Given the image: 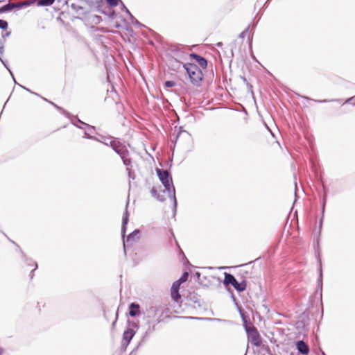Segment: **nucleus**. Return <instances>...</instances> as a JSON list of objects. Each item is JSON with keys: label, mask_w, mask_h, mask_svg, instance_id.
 Here are the masks:
<instances>
[{"label": "nucleus", "mask_w": 355, "mask_h": 355, "mask_svg": "<svg viewBox=\"0 0 355 355\" xmlns=\"http://www.w3.org/2000/svg\"><path fill=\"white\" fill-rule=\"evenodd\" d=\"M157 176L165 188V190L168 193V197L173 200L175 209L177 206V200L175 198V187L173 184L172 178L166 170H162L156 168Z\"/></svg>", "instance_id": "1"}, {"label": "nucleus", "mask_w": 355, "mask_h": 355, "mask_svg": "<svg viewBox=\"0 0 355 355\" xmlns=\"http://www.w3.org/2000/svg\"><path fill=\"white\" fill-rule=\"evenodd\" d=\"M104 143L106 145H110L120 155L125 166H128L130 164V159L128 157V151L126 147L121 144L119 141L111 137L107 139Z\"/></svg>", "instance_id": "2"}, {"label": "nucleus", "mask_w": 355, "mask_h": 355, "mask_svg": "<svg viewBox=\"0 0 355 355\" xmlns=\"http://www.w3.org/2000/svg\"><path fill=\"white\" fill-rule=\"evenodd\" d=\"M191 81L198 85L202 78V73L201 69L195 64H186L184 65Z\"/></svg>", "instance_id": "3"}, {"label": "nucleus", "mask_w": 355, "mask_h": 355, "mask_svg": "<svg viewBox=\"0 0 355 355\" xmlns=\"http://www.w3.org/2000/svg\"><path fill=\"white\" fill-rule=\"evenodd\" d=\"M224 284H232L238 291H243L246 288V282L245 281L239 283L232 275L228 273H225Z\"/></svg>", "instance_id": "4"}, {"label": "nucleus", "mask_w": 355, "mask_h": 355, "mask_svg": "<svg viewBox=\"0 0 355 355\" xmlns=\"http://www.w3.org/2000/svg\"><path fill=\"white\" fill-rule=\"evenodd\" d=\"M248 340L254 346H259L261 344V338L257 330L252 328L247 330Z\"/></svg>", "instance_id": "5"}, {"label": "nucleus", "mask_w": 355, "mask_h": 355, "mask_svg": "<svg viewBox=\"0 0 355 355\" xmlns=\"http://www.w3.org/2000/svg\"><path fill=\"white\" fill-rule=\"evenodd\" d=\"M28 5V3H27V2L17 3H9L3 6V7H1L0 8V12H8V11L13 10L14 8L19 9V8H21Z\"/></svg>", "instance_id": "6"}, {"label": "nucleus", "mask_w": 355, "mask_h": 355, "mask_svg": "<svg viewBox=\"0 0 355 355\" xmlns=\"http://www.w3.org/2000/svg\"><path fill=\"white\" fill-rule=\"evenodd\" d=\"M180 284L178 282H173L171 288V295L172 299L178 302L180 299L181 296L179 293Z\"/></svg>", "instance_id": "7"}, {"label": "nucleus", "mask_w": 355, "mask_h": 355, "mask_svg": "<svg viewBox=\"0 0 355 355\" xmlns=\"http://www.w3.org/2000/svg\"><path fill=\"white\" fill-rule=\"evenodd\" d=\"M135 334V331L132 329H128L123 334V342L125 346L128 345L132 338Z\"/></svg>", "instance_id": "8"}, {"label": "nucleus", "mask_w": 355, "mask_h": 355, "mask_svg": "<svg viewBox=\"0 0 355 355\" xmlns=\"http://www.w3.org/2000/svg\"><path fill=\"white\" fill-rule=\"evenodd\" d=\"M296 347L298 352L303 355H308L309 353V346L302 340L297 342Z\"/></svg>", "instance_id": "9"}, {"label": "nucleus", "mask_w": 355, "mask_h": 355, "mask_svg": "<svg viewBox=\"0 0 355 355\" xmlns=\"http://www.w3.org/2000/svg\"><path fill=\"white\" fill-rule=\"evenodd\" d=\"M130 312L129 314L132 317H135L139 313V305L136 303H131L129 306Z\"/></svg>", "instance_id": "10"}, {"label": "nucleus", "mask_w": 355, "mask_h": 355, "mask_svg": "<svg viewBox=\"0 0 355 355\" xmlns=\"http://www.w3.org/2000/svg\"><path fill=\"white\" fill-rule=\"evenodd\" d=\"M128 217H129V214L127 211V209L125 210V213L123 214V222H122V230H121V232H122V236L123 237H124V234H125V226L128 222Z\"/></svg>", "instance_id": "11"}, {"label": "nucleus", "mask_w": 355, "mask_h": 355, "mask_svg": "<svg viewBox=\"0 0 355 355\" xmlns=\"http://www.w3.org/2000/svg\"><path fill=\"white\" fill-rule=\"evenodd\" d=\"M139 230H135L133 232L130 234L127 238V242L135 241L139 239Z\"/></svg>", "instance_id": "12"}, {"label": "nucleus", "mask_w": 355, "mask_h": 355, "mask_svg": "<svg viewBox=\"0 0 355 355\" xmlns=\"http://www.w3.org/2000/svg\"><path fill=\"white\" fill-rule=\"evenodd\" d=\"M158 307L156 306H152L148 309V317H154L156 312L158 311Z\"/></svg>", "instance_id": "13"}, {"label": "nucleus", "mask_w": 355, "mask_h": 355, "mask_svg": "<svg viewBox=\"0 0 355 355\" xmlns=\"http://www.w3.org/2000/svg\"><path fill=\"white\" fill-rule=\"evenodd\" d=\"M55 0H39L37 2V5L46 6H51Z\"/></svg>", "instance_id": "14"}, {"label": "nucleus", "mask_w": 355, "mask_h": 355, "mask_svg": "<svg viewBox=\"0 0 355 355\" xmlns=\"http://www.w3.org/2000/svg\"><path fill=\"white\" fill-rule=\"evenodd\" d=\"M188 277H189V274H188V272H184V273L182 274V275L181 276V277H180L178 280H177V281H175V282H178V283H179V284L180 285L182 283H184V282H185L187 280Z\"/></svg>", "instance_id": "15"}, {"label": "nucleus", "mask_w": 355, "mask_h": 355, "mask_svg": "<svg viewBox=\"0 0 355 355\" xmlns=\"http://www.w3.org/2000/svg\"><path fill=\"white\" fill-rule=\"evenodd\" d=\"M198 63L200 65V67L205 68L207 65V62L204 58H201L198 61Z\"/></svg>", "instance_id": "16"}, {"label": "nucleus", "mask_w": 355, "mask_h": 355, "mask_svg": "<svg viewBox=\"0 0 355 355\" xmlns=\"http://www.w3.org/2000/svg\"><path fill=\"white\" fill-rule=\"evenodd\" d=\"M8 28V23L6 21L0 19V28L6 29Z\"/></svg>", "instance_id": "17"}, {"label": "nucleus", "mask_w": 355, "mask_h": 355, "mask_svg": "<svg viewBox=\"0 0 355 355\" xmlns=\"http://www.w3.org/2000/svg\"><path fill=\"white\" fill-rule=\"evenodd\" d=\"M175 85V83L173 81L168 80L165 83V87H172Z\"/></svg>", "instance_id": "18"}, {"label": "nucleus", "mask_w": 355, "mask_h": 355, "mask_svg": "<svg viewBox=\"0 0 355 355\" xmlns=\"http://www.w3.org/2000/svg\"><path fill=\"white\" fill-rule=\"evenodd\" d=\"M107 1L112 6H116L118 5V0H107Z\"/></svg>", "instance_id": "19"}, {"label": "nucleus", "mask_w": 355, "mask_h": 355, "mask_svg": "<svg viewBox=\"0 0 355 355\" xmlns=\"http://www.w3.org/2000/svg\"><path fill=\"white\" fill-rule=\"evenodd\" d=\"M123 7L125 10L126 13L130 16V19L132 21L135 20L136 24H139L138 21L135 19L134 17L132 15V14L130 12V11L125 6H123Z\"/></svg>", "instance_id": "20"}, {"label": "nucleus", "mask_w": 355, "mask_h": 355, "mask_svg": "<svg viewBox=\"0 0 355 355\" xmlns=\"http://www.w3.org/2000/svg\"><path fill=\"white\" fill-rule=\"evenodd\" d=\"M248 33V28L245 29V31H243L241 34H240V37L241 38H244Z\"/></svg>", "instance_id": "21"}, {"label": "nucleus", "mask_w": 355, "mask_h": 355, "mask_svg": "<svg viewBox=\"0 0 355 355\" xmlns=\"http://www.w3.org/2000/svg\"><path fill=\"white\" fill-rule=\"evenodd\" d=\"M190 56L193 58L197 62L199 60L200 58H202L201 56H200V55H198L197 54H195V53L191 54Z\"/></svg>", "instance_id": "22"}, {"label": "nucleus", "mask_w": 355, "mask_h": 355, "mask_svg": "<svg viewBox=\"0 0 355 355\" xmlns=\"http://www.w3.org/2000/svg\"><path fill=\"white\" fill-rule=\"evenodd\" d=\"M71 6L76 10H78L79 8H82L81 6H76L73 3H71Z\"/></svg>", "instance_id": "23"}, {"label": "nucleus", "mask_w": 355, "mask_h": 355, "mask_svg": "<svg viewBox=\"0 0 355 355\" xmlns=\"http://www.w3.org/2000/svg\"><path fill=\"white\" fill-rule=\"evenodd\" d=\"M78 122H79V123H82V124H83V125H86V126H87V127H88L89 129H93V128H94V127L90 126V125H89L88 124H86V123H85L82 122V121H80V120H78Z\"/></svg>", "instance_id": "24"}, {"label": "nucleus", "mask_w": 355, "mask_h": 355, "mask_svg": "<svg viewBox=\"0 0 355 355\" xmlns=\"http://www.w3.org/2000/svg\"><path fill=\"white\" fill-rule=\"evenodd\" d=\"M196 319H200V320H215V318H196Z\"/></svg>", "instance_id": "25"}, {"label": "nucleus", "mask_w": 355, "mask_h": 355, "mask_svg": "<svg viewBox=\"0 0 355 355\" xmlns=\"http://www.w3.org/2000/svg\"><path fill=\"white\" fill-rule=\"evenodd\" d=\"M9 35H10V32L6 33L5 34V35H3V37H8V36H9Z\"/></svg>", "instance_id": "26"}, {"label": "nucleus", "mask_w": 355, "mask_h": 355, "mask_svg": "<svg viewBox=\"0 0 355 355\" xmlns=\"http://www.w3.org/2000/svg\"><path fill=\"white\" fill-rule=\"evenodd\" d=\"M322 278V270L320 269V279H321Z\"/></svg>", "instance_id": "27"}, {"label": "nucleus", "mask_w": 355, "mask_h": 355, "mask_svg": "<svg viewBox=\"0 0 355 355\" xmlns=\"http://www.w3.org/2000/svg\"><path fill=\"white\" fill-rule=\"evenodd\" d=\"M37 268V263H35V268H34V270H36Z\"/></svg>", "instance_id": "28"}, {"label": "nucleus", "mask_w": 355, "mask_h": 355, "mask_svg": "<svg viewBox=\"0 0 355 355\" xmlns=\"http://www.w3.org/2000/svg\"><path fill=\"white\" fill-rule=\"evenodd\" d=\"M334 100H331L330 101H333ZM328 101L327 100H323V101H320V102H327Z\"/></svg>", "instance_id": "29"}, {"label": "nucleus", "mask_w": 355, "mask_h": 355, "mask_svg": "<svg viewBox=\"0 0 355 355\" xmlns=\"http://www.w3.org/2000/svg\"><path fill=\"white\" fill-rule=\"evenodd\" d=\"M3 354V350L1 349H0V355H2Z\"/></svg>", "instance_id": "30"}]
</instances>
